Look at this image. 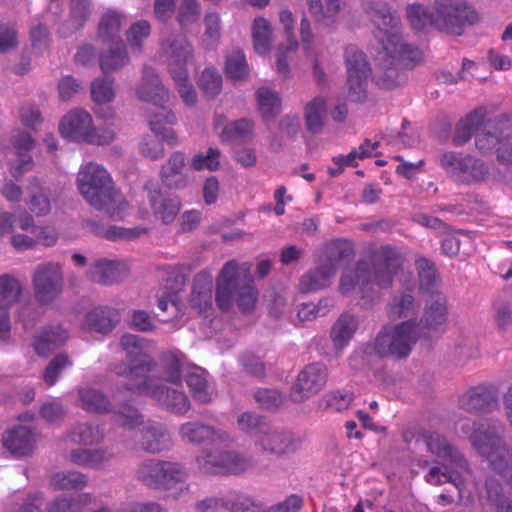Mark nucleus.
Returning a JSON list of instances; mask_svg holds the SVG:
<instances>
[{"label":"nucleus","mask_w":512,"mask_h":512,"mask_svg":"<svg viewBox=\"0 0 512 512\" xmlns=\"http://www.w3.org/2000/svg\"><path fill=\"white\" fill-rule=\"evenodd\" d=\"M10 142L19 157L17 165L11 168V174L13 177L19 178L33 169L34 162L29 152L35 148V140L29 132L14 129L11 132Z\"/></svg>","instance_id":"393cba45"},{"label":"nucleus","mask_w":512,"mask_h":512,"mask_svg":"<svg viewBox=\"0 0 512 512\" xmlns=\"http://www.w3.org/2000/svg\"><path fill=\"white\" fill-rule=\"evenodd\" d=\"M198 85L208 98L217 96L222 88V77L214 69H205L199 78Z\"/></svg>","instance_id":"774afa93"},{"label":"nucleus","mask_w":512,"mask_h":512,"mask_svg":"<svg viewBox=\"0 0 512 512\" xmlns=\"http://www.w3.org/2000/svg\"><path fill=\"white\" fill-rule=\"evenodd\" d=\"M103 438L104 434L99 426L90 423L76 424L66 436V440L85 446L99 444Z\"/></svg>","instance_id":"a18cd8bd"},{"label":"nucleus","mask_w":512,"mask_h":512,"mask_svg":"<svg viewBox=\"0 0 512 512\" xmlns=\"http://www.w3.org/2000/svg\"><path fill=\"white\" fill-rule=\"evenodd\" d=\"M490 175L489 167L482 161L472 155H464L461 173L458 181L464 184H475L484 182Z\"/></svg>","instance_id":"79ce46f5"},{"label":"nucleus","mask_w":512,"mask_h":512,"mask_svg":"<svg viewBox=\"0 0 512 512\" xmlns=\"http://www.w3.org/2000/svg\"><path fill=\"white\" fill-rule=\"evenodd\" d=\"M144 190L155 218L165 225L172 223L181 209L179 197L164 194L152 180L145 183Z\"/></svg>","instance_id":"a211bd4d"},{"label":"nucleus","mask_w":512,"mask_h":512,"mask_svg":"<svg viewBox=\"0 0 512 512\" xmlns=\"http://www.w3.org/2000/svg\"><path fill=\"white\" fill-rule=\"evenodd\" d=\"M67 338V332L60 326L46 327L35 336V351L40 356H47L62 345Z\"/></svg>","instance_id":"4c0bfd02"},{"label":"nucleus","mask_w":512,"mask_h":512,"mask_svg":"<svg viewBox=\"0 0 512 512\" xmlns=\"http://www.w3.org/2000/svg\"><path fill=\"white\" fill-rule=\"evenodd\" d=\"M184 365V355L178 351L163 352L156 366L159 370V376L154 377L159 382H166L174 386H182V372Z\"/></svg>","instance_id":"c756f323"},{"label":"nucleus","mask_w":512,"mask_h":512,"mask_svg":"<svg viewBox=\"0 0 512 512\" xmlns=\"http://www.w3.org/2000/svg\"><path fill=\"white\" fill-rule=\"evenodd\" d=\"M87 484V476L79 471L57 472L50 479L54 490H82Z\"/></svg>","instance_id":"603ef678"},{"label":"nucleus","mask_w":512,"mask_h":512,"mask_svg":"<svg viewBox=\"0 0 512 512\" xmlns=\"http://www.w3.org/2000/svg\"><path fill=\"white\" fill-rule=\"evenodd\" d=\"M30 195L29 208L37 216L46 215L51 210V203L49 199L48 190L42 187L37 178H32L27 187Z\"/></svg>","instance_id":"49530a36"},{"label":"nucleus","mask_w":512,"mask_h":512,"mask_svg":"<svg viewBox=\"0 0 512 512\" xmlns=\"http://www.w3.org/2000/svg\"><path fill=\"white\" fill-rule=\"evenodd\" d=\"M139 99L152 103L157 110L166 107L170 95L168 90L163 86L158 74L151 67L143 68L142 80L136 90Z\"/></svg>","instance_id":"b1692460"},{"label":"nucleus","mask_w":512,"mask_h":512,"mask_svg":"<svg viewBox=\"0 0 512 512\" xmlns=\"http://www.w3.org/2000/svg\"><path fill=\"white\" fill-rule=\"evenodd\" d=\"M508 119L504 115L494 118L485 119L483 114V124L480 125L475 134V145L481 153H488L502 146L505 137L503 136L504 128Z\"/></svg>","instance_id":"4be33fe9"},{"label":"nucleus","mask_w":512,"mask_h":512,"mask_svg":"<svg viewBox=\"0 0 512 512\" xmlns=\"http://www.w3.org/2000/svg\"><path fill=\"white\" fill-rule=\"evenodd\" d=\"M177 433L184 445L192 447L231 441L227 431L197 419L180 424Z\"/></svg>","instance_id":"f8f14e48"},{"label":"nucleus","mask_w":512,"mask_h":512,"mask_svg":"<svg viewBox=\"0 0 512 512\" xmlns=\"http://www.w3.org/2000/svg\"><path fill=\"white\" fill-rule=\"evenodd\" d=\"M161 460L146 459L135 470V478L151 489H160Z\"/></svg>","instance_id":"3c124183"},{"label":"nucleus","mask_w":512,"mask_h":512,"mask_svg":"<svg viewBox=\"0 0 512 512\" xmlns=\"http://www.w3.org/2000/svg\"><path fill=\"white\" fill-rule=\"evenodd\" d=\"M381 46L378 61L383 73L377 83L382 88L392 89L404 81L400 68L414 66L421 60L422 53L414 45L405 43L400 32L390 34L387 39L381 38Z\"/></svg>","instance_id":"423d86ee"},{"label":"nucleus","mask_w":512,"mask_h":512,"mask_svg":"<svg viewBox=\"0 0 512 512\" xmlns=\"http://www.w3.org/2000/svg\"><path fill=\"white\" fill-rule=\"evenodd\" d=\"M483 114V110H475L457 123L452 138L453 145L462 146L470 140L472 134L477 133L483 124Z\"/></svg>","instance_id":"c03bdc74"},{"label":"nucleus","mask_w":512,"mask_h":512,"mask_svg":"<svg viewBox=\"0 0 512 512\" xmlns=\"http://www.w3.org/2000/svg\"><path fill=\"white\" fill-rule=\"evenodd\" d=\"M85 321L90 331L106 335L116 327L119 322V314L116 309L98 306L86 314Z\"/></svg>","instance_id":"473e14b6"},{"label":"nucleus","mask_w":512,"mask_h":512,"mask_svg":"<svg viewBox=\"0 0 512 512\" xmlns=\"http://www.w3.org/2000/svg\"><path fill=\"white\" fill-rule=\"evenodd\" d=\"M334 275L333 266H324L320 263L302 275L299 280V290L301 293H311L326 288Z\"/></svg>","instance_id":"58836bf2"},{"label":"nucleus","mask_w":512,"mask_h":512,"mask_svg":"<svg viewBox=\"0 0 512 512\" xmlns=\"http://www.w3.org/2000/svg\"><path fill=\"white\" fill-rule=\"evenodd\" d=\"M272 28L264 18H256L252 26L254 49L258 54H265L270 50Z\"/></svg>","instance_id":"4d7b16f0"},{"label":"nucleus","mask_w":512,"mask_h":512,"mask_svg":"<svg viewBox=\"0 0 512 512\" xmlns=\"http://www.w3.org/2000/svg\"><path fill=\"white\" fill-rule=\"evenodd\" d=\"M422 331L416 319H408L396 324H385L376 336L366 343L364 352L381 359L401 360L407 358L414 345L421 339Z\"/></svg>","instance_id":"39448f33"},{"label":"nucleus","mask_w":512,"mask_h":512,"mask_svg":"<svg viewBox=\"0 0 512 512\" xmlns=\"http://www.w3.org/2000/svg\"><path fill=\"white\" fill-rule=\"evenodd\" d=\"M139 445L147 453L158 454L170 449L172 441L163 424L148 422L142 429Z\"/></svg>","instance_id":"bb28decb"},{"label":"nucleus","mask_w":512,"mask_h":512,"mask_svg":"<svg viewBox=\"0 0 512 512\" xmlns=\"http://www.w3.org/2000/svg\"><path fill=\"white\" fill-rule=\"evenodd\" d=\"M404 258L399 248L384 245L376 249L371 256V266L360 263L355 268L346 269L340 278L339 291L348 296L358 290L362 299L373 303L380 299L379 289H389L394 276L400 270Z\"/></svg>","instance_id":"f257e3e1"},{"label":"nucleus","mask_w":512,"mask_h":512,"mask_svg":"<svg viewBox=\"0 0 512 512\" xmlns=\"http://www.w3.org/2000/svg\"><path fill=\"white\" fill-rule=\"evenodd\" d=\"M357 328L358 320L356 316L350 313L341 314L331 328L330 337L334 348L341 351L347 346Z\"/></svg>","instance_id":"e433bc0d"},{"label":"nucleus","mask_w":512,"mask_h":512,"mask_svg":"<svg viewBox=\"0 0 512 512\" xmlns=\"http://www.w3.org/2000/svg\"><path fill=\"white\" fill-rule=\"evenodd\" d=\"M254 123L248 119H240L227 124L223 134L230 140L246 141L253 137Z\"/></svg>","instance_id":"69168bd1"},{"label":"nucleus","mask_w":512,"mask_h":512,"mask_svg":"<svg viewBox=\"0 0 512 512\" xmlns=\"http://www.w3.org/2000/svg\"><path fill=\"white\" fill-rule=\"evenodd\" d=\"M93 128L91 115L82 108L69 111L60 121L59 131L64 138L76 142H85Z\"/></svg>","instance_id":"412c9836"},{"label":"nucleus","mask_w":512,"mask_h":512,"mask_svg":"<svg viewBox=\"0 0 512 512\" xmlns=\"http://www.w3.org/2000/svg\"><path fill=\"white\" fill-rule=\"evenodd\" d=\"M493 321L501 334L512 337V301L505 299L494 301Z\"/></svg>","instance_id":"864d4df0"},{"label":"nucleus","mask_w":512,"mask_h":512,"mask_svg":"<svg viewBox=\"0 0 512 512\" xmlns=\"http://www.w3.org/2000/svg\"><path fill=\"white\" fill-rule=\"evenodd\" d=\"M197 473L205 476L237 475L252 466L250 458L241 453L220 448H204L193 460Z\"/></svg>","instance_id":"6e6552de"},{"label":"nucleus","mask_w":512,"mask_h":512,"mask_svg":"<svg viewBox=\"0 0 512 512\" xmlns=\"http://www.w3.org/2000/svg\"><path fill=\"white\" fill-rule=\"evenodd\" d=\"M267 419L255 412H243L237 417V427L244 433L254 436L256 439L259 434H263L269 426Z\"/></svg>","instance_id":"13d9d810"},{"label":"nucleus","mask_w":512,"mask_h":512,"mask_svg":"<svg viewBox=\"0 0 512 512\" xmlns=\"http://www.w3.org/2000/svg\"><path fill=\"white\" fill-rule=\"evenodd\" d=\"M415 265L418 271L420 289L430 293V295L440 293L437 290L440 278L434 264L430 260L421 257L415 261Z\"/></svg>","instance_id":"8fccbe9b"},{"label":"nucleus","mask_w":512,"mask_h":512,"mask_svg":"<svg viewBox=\"0 0 512 512\" xmlns=\"http://www.w3.org/2000/svg\"><path fill=\"white\" fill-rule=\"evenodd\" d=\"M125 389L135 395L150 397L161 408L174 415L183 416L191 409V402L181 386H168L154 376H145L137 384H127Z\"/></svg>","instance_id":"0eeeda50"},{"label":"nucleus","mask_w":512,"mask_h":512,"mask_svg":"<svg viewBox=\"0 0 512 512\" xmlns=\"http://www.w3.org/2000/svg\"><path fill=\"white\" fill-rule=\"evenodd\" d=\"M125 22V15L120 11L114 9H108L101 16L98 29L97 37L102 42H114L119 38V33Z\"/></svg>","instance_id":"ea45409f"},{"label":"nucleus","mask_w":512,"mask_h":512,"mask_svg":"<svg viewBox=\"0 0 512 512\" xmlns=\"http://www.w3.org/2000/svg\"><path fill=\"white\" fill-rule=\"evenodd\" d=\"M162 56L173 79L186 76V66L193 60V47L184 35H176L163 41Z\"/></svg>","instance_id":"2eb2a0df"},{"label":"nucleus","mask_w":512,"mask_h":512,"mask_svg":"<svg viewBox=\"0 0 512 512\" xmlns=\"http://www.w3.org/2000/svg\"><path fill=\"white\" fill-rule=\"evenodd\" d=\"M427 449L434 455L450 461L451 465L461 472L469 473V465L462 453L449 443L443 435L433 432L426 436Z\"/></svg>","instance_id":"a878e982"},{"label":"nucleus","mask_w":512,"mask_h":512,"mask_svg":"<svg viewBox=\"0 0 512 512\" xmlns=\"http://www.w3.org/2000/svg\"><path fill=\"white\" fill-rule=\"evenodd\" d=\"M94 497L90 493L76 496L60 495L47 504V512H82L84 507L91 505Z\"/></svg>","instance_id":"a19ab883"},{"label":"nucleus","mask_w":512,"mask_h":512,"mask_svg":"<svg viewBox=\"0 0 512 512\" xmlns=\"http://www.w3.org/2000/svg\"><path fill=\"white\" fill-rule=\"evenodd\" d=\"M407 18L415 30H422L427 26H434L435 12L431 13L425 6L415 3L406 10Z\"/></svg>","instance_id":"680f3d73"},{"label":"nucleus","mask_w":512,"mask_h":512,"mask_svg":"<svg viewBox=\"0 0 512 512\" xmlns=\"http://www.w3.org/2000/svg\"><path fill=\"white\" fill-rule=\"evenodd\" d=\"M77 187L86 202L112 218L119 217L127 203L116 189L107 170L94 162L82 165L76 179Z\"/></svg>","instance_id":"7ed1b4c3"},{"label":"nucleus","mask_w":512,"mask_h":512,"mask_svg":"<svg viewBox=\"0 0 512 512\" xmlns=\"http://www.w3.org/2000/svg\"><path fill=\"white\" fill-rule=\"evenodd\" d=\"M76 405L88 413L105 414L112 412V404L108 396L91 386H79L76 390Z\"/></svg>","instance_id":"7c9ffc66"},{"label":"nucleus","mask_w":512,"mask_h":512,"mask_svg":"<svg viewBox=\"0 0 512 512\" xmlns=\"http://www.w3.org/2000/svg\"><path fill=\"white\" fill-rule=\"evenodd\" d=\"M352 254L353 246L349 241L344 239L333 240L326 244L324 259L321 263L324 266H333L334 273L336 274L339 262L349 258Z\"/></svg>","instance_id":"09e8293b"},{"label":"nucleus","mask_w":512,"mask_h":512,"mask_svg":"<svg viewBox=\"0 0 512 512\" xmlns=\"http://www.w3.org/2000/svg\"><path fill=\"white\" fill-rule=\"evenodd\" d=\"M251 268V263L240 265L236 260L224 264L216 281L215 300L219 309L229 310L234 299L242 311L254 308L258 293L250 275Z\"/></svg>","instance_id":"20e7f679"},{"label":"nucleus","mask_w":512,"mask_h":512,"mask_svg":"<svg viewBox=\"0 0 512 512\" xmlns=\"http://www.w3.org/2000/svg\"><path fill=\"white\" fill-rule=\"evenodd\" d=\"M119 345L126 359L138 366L141 372L149 373L156 368V362L149 354L150 342L145 338L126 333L120 338Z\"/></svg>","instance_id":"aec40b11"},{"label":"nucleus","mask_w":512,"mask_h":512,"mask_svg":"<svg viewBox=\"0 0 512 512\" xmlns=\"http://www.w3.org/2000/svg\"><path fill=\"white\" fill-rule=\"evenodd\" d=\"M34 298L41 306L54 303L64 290V272L57 262L38 264L32 274Z\"/></svg>","instance_id":"1a4fd4ad"},{"label":"nucleus","mask_w":512,"mask_h":512,"mask_svg":"<svg viewBox=\"0 0 512 512\" xmlns=\"http://www.w3.org/2000/svg\"><path fill=\"white\" fill-rule=\"evenodd\" d=\"M91 13L90 0H71L69 24L71 30L76 31L82 28Z\"/></svg>","instance_id":"338daca9"},{"label":"nucleus","mask_w":512,"mask_h":512,"mask_svg":"<svg viewBox=\"0 0 512 512\" xmlns=\"http://www.w3.org/2000/svg\"><path fill=\"white\" fill-rule=\"evenodd\" d=\"M188 476V469L183 463L161 460L160 490L169 491L184 483Z\"/></svg>","instance_id":"37998d69"},{"label":"nucleus","mask_w":512,"mask_h":512,"mask_svg":"<svg viewBox=\"0 0 512 512\" xmlns=\"http://www.w3.org/2000/svg\"><path fill=\"white\" fill-rule=\"evenodd\" d=\"M186 383L196 401L206 404L212 400L204 370L196 369L190 372L186 377Z\"/></svg>","instance_id":"5fc2aeb1"},{"label":"nucleus","mask_w":512,"mask_h":512,"mask_svg":"<svg viewBox=\"0 0 512 512\" xmlns=\"http://www.w3.org/2000/svg\"><path fill=\"white\" fill-rule=\"evenodd\" d=\"M469 441L489 468L501 476L512 488V448L506 443L504 426L499 420H479L462 425Z\"/></svg>","instance_id":"f03ea898"},{"label":"nucleus","mask_w":512,"mask_h":512,"mask_svg":"<svg viewBox=\"0 0 512 512\" xmlns=\"http://www.w3.org/2000/svg\"><path fill=\"white\" fill-rule=\"evenodd\" d=\"M325 113L326 102L324 98L315 97L307 103L304 113L306 129L313 134L320 133L324 126Z\"/></svg>","instance_id":"de8ad7c7"},{"label":"nucleus","mask_w":512,"mask_h":512,"mask_svg":"<svg viewBox=\"0 0 512 512\" xmlns=\"http://www.w3.org/2000/svg\"><path fill=\"white\" fill-rule=\"evenodd\" d=\"M456 473L457 475L454 472L448 471L447 466H433L426 474L425 480L427 483L435 486L451 482L456 487H459L463 484L461 475H459L462 472L457 469Z\"/></svg>","instance_id":"e2e57ef3"},{"label":"nucleus","mask_w":512,"mask_h":512,"mask_svg":"<svg viewBox=\"0 0 512 512\" xmlns=\"http://www.w3.org/2000/svg\"><path fill=\"white\" fill-rule=\"evenodd\" d=\"M3 445L12 454L25 456L34 449L35 435L29 428L18 426L3 436Z\"/></svg>","instance_id":"72a5a7b5"},{"label":"nucleus","mask_w":512,"mask_h":512,"mask_svg":"<svg viewBox=\"0 0 512 512\" xmlns=\"http://www.w3.org/2000/svg\"><path fill=\"white\" fill-rule=\"evenodd\" d=\"M23 290L24 286L16 276H0V341L6 342L10 337L9 309L20 301Z\"/></svg>","instance_id":"f3484780"},{"label":"nucleus","mask_w":512,"mask_h":512,"mask_svg":"<svg viewBox=\"0 0 512 512\" xmlns=\"http://www.w3.org/2000/svg\"><path fill=\"white\" fill-rule=\"evenodd\" d=\"M91 98L95 104H108L115 98L114 79L99 77L91 83Z\"/></svg>","instance_id":"052dcab7"},{"label":"nucleus","mask_w":512,"mask_h":512,"mask_svg":"<svg viewBox=\"0 0 512 512\" xmlns=\"http://www.w3.org/2000/svg\"><path fill=\"white\" fill-rule=\"evenodd\" d=\"M347 69L348 95L354 102L365 100L371 68L366 55L358 47L347 46L344 52Z\"/></svg>","instance_id":"9b49d317"},{"label":"nucleus","mask_w":512,"mask_h":512,"mask_svg":"<svg viewBox=\"0 0 512 512\" xmlns=\"http://www.w3.org/2000/svg\"><path fill=\"white\" fill-rule=\"evenodd\" d=\"M328 379V369L322 363L306 365L298 374L290 391V398L295 403H302L318 394Z\"/></svg>","instance_id":"4468645a"},{"label":"nucleus","mask_w":512,"mask_h":512,"mask_svg":"<svg viewBox=\"0 0 512 512\" xmlns=\"http://www.w3.org/2000/svg\"><path fill=\"white\" fill-rule=\"evenodd\" d=\"M299 440L288 430L269 426L254 439L255 448L264 455L282 458L294 454L299 448Z\"/></svg>","instance_id":"ddd939ff"},{"label":"nucleus","mask_w":512,"mask_h":512,"mask_svg":"<svg viewBox=\"0 0 512 512\" xmlns=\"http://www.w3.org/2000/svg\"><path fill=\"white\" fill-rule=\"evenodd\" d=\"M176 122L175 114L167 107H162L161 110L153 112L149 121L151 130L160 142L164 141L167 144L174 146L177 143V136L175 131L170 127H165L162 124H174Z\"/></svg>","instance_id":"c9c22d12"},{"label":"nucleus","mask_w":512,"mask_h":512,"mask_svg":"<svg viewBox=\"0 0 512 512\" xmlns=\"http://www.w3.org/2000/svg\"><path fill=\"white\" fill-rule=\"evenodd\" d=\"M458 405L470 414L490 413L499 405V390L487 383L470 387L459 397Z\"/></svg>","instance_id":"dca6fc26"},{"label":"nucleus","mask_w":512,"mask_h":512,"mask_svg":"<svg viewBox=\"0 0 512 512\" xmlns=\"http://www.w3.org/2000/svg\"><path fill=\"white\" fill-rule=\"evenodd\" d=\"M257 101L259 110L266 119L275 117L280 111V100L277 94L267 88L258 89Z\"/></svg>","instance_id":"0e129e2a"},{"label":"nucleus","mask_w":512,"mask_h":512,"mask_svg":"<svg viewBox=\"0 0 512 512\" xmlns=\"http://www.w3.org/2000/svg\"><path fill=\"white\" fill-rule=\"evenodd\" d=\"M184 166V155L174 152L161 168L160 179L163 185L174 190L184 189L188 184L187 176L183 172Z\"/></svg>","instance_id":"2f4dec72"},{"label":"nucleus","mask_w":512,"mask_h":512,"mask_svg":"<svg viewBox=\"0 0 512 512\" xmlns=\"http://www.w3.org/2000/svg\"><path fill=\"white\" fill-rule=\"evenodd\" d=\"M99 55V66L104 74L119 71L127 66L130 57L123 41H114Z\"/></svg>","instance_id":"f704fd0d"},{"label":"nucleus","mask_w":512,"mask_h":512,"mask_svg":"<svg viewBox=\"0 0 512 512\" xmlns=\"http://www.w3.org/2000/svg\"><path fill=\"white\" fill-rule=\"evenodd\" d=\"M447 299L443 293H432L426 301L424 313L420 320L416 319L422 331L421 339H429L447 321Z\"/></svg>","instance_id":"6ab92c4d"},{"label":"nucleus","mask_w":512,"mask_h":512,"mask_svg":"<svg viewBox=\"0 0 512 512\" xmlns=\"http://www.w3.org/2000/svg\"><path fill=\"white\" fill-rule=\"evenodd\" d=\"M420 302L410 292H399L391 296L386 304V316L391 321L414 319L420 310Z\"/></svg>","instance_id":"c85d7f7f"},{"label":"nucleus","mask_w":512,"mask_h":512,"mask_svg":"<svg viewBox=\"0 0 512 512\" xmlns=\"http://www.w3.org/2000/svg\"><path fill=\"white\" fill-rule=\"evenodd\" d=\"M225 72L233 81L245 80L249 76V68L242 51L234 50L227 56Z\"/></svg>","instance_id":"bf43d9fd"},{"label":"nucleus","mask_w":512,"mask_h":512,"mask_svg":"<svg viewBox=\"0 0 512 512\" xmlns=\"http://www.w3.org/2000/svg\"><path fill=\"white\" fill-rule=\"evenodd\" d=\"M480 500L486 501L487 504L493 506L496 511L500 506H504L510 500L506 497L504 489L499 482L493 476L486 478L483 489L480 492Z\"/></svg>","instance_id":"6e6d98bb"},{"label":"nucleus","mask_w":512,"mask_h":512,"mask_svg":"<svg viewBox=\"0 0 512 512\" xmlns=\"http://www.w3.org/2000/svg\"><path fill=\"white\" fill-rule=\"evenodd\" d=\"M478 20L474 10L463 0H436L434 27L440 31L461 35L466 25Z\"/></svg>","instance_id":"9d476101"},{"label":"nucleus","mask_w":512,"mask_h":512,"mask_svg":"<svg viewBox=\"0 0 512 512\" xmlns=\"http://www.w3.org/2000/svg\"><path fill=\"white\" fill-rule=\"evenodd\" d=\"M125 275L126 268L124 265L105 258L97 259L89 266L86 272L89 280L103 285H112L120 282Z\"/></svg>","instance_id":"cd10ccee"},{"label":"nucleus","mask_w":512,"mask_h":512,"mask_svg":"<svg viewBox=\"0 0 512 512\" xmlns=\"http://www.w3.org/2000/svg\"><path fill=\"white\" fill-rule=\"evenodd\" d=\"M365 11L378 29L376 37L380 44L381 38L387 39L390 34L399 32V18L386 2L371 0Z\"/></svg>","instance_id":"5701e85b"}]
</instances>
